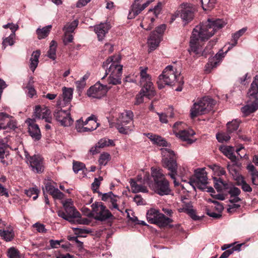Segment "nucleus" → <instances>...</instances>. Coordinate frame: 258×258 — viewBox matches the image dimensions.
Wrapping results in <instances>:
<instances>
[{"instance_id": "obj_1", "label": "nucleus", "mask_w": 258, "mask_h": 258, "mask_svg": "<svg viewBox=\"0 0 258 258\" xmlns=\"http://www.w3.org/2000/svg\"><path fill=\"white\" fill-rule=\"evenodd\" d=\"M226 24L222 19H208L206 23L197 26L194 29L190 37L189 51L205 57H206L208 54H210L212 48L216 44V41H210L204 50L202 47V42L208 40Z\"/></svg>"}, {"instance_id": "obj_2", "label": "nucleus", "mask_w": 258, "mask_h": 258, "mask_svg": "<svg viewBox=\"0 0 258 258\" xmlns=\"http://www.w3.org/2000/svg\"><path fill=\"white\" fill-rule=\"evenodd\" d=\"M247 95L249 98L247 104L241 109L244 116L249 115L258 109V75L254 77Z\"/></svg>"}, {"instance_id": "obj_3", "label": "nucleus", "mask_w": 258, "mask_h": 258, "mask_svg": "<svg viewBox=\"0 0 258 258\" xmlns=\"http://www.w3.org/2000/svg\"><path fill=\"white\" fill-rule=\"evenodd\" d=\"M179 76L180 73L176 69H174L172 66H168L159 76L157 81L159 88L162 89L165 85H174L179 79Z\"/></svg>"}, {"instance_id": "obj_4", "label": "nucleus", "mask_w": 258, "mask_h": 258, "mask_svg": "<svg viewBox=\"0 0 258 258\" xmlns=\"http://www.w3.org/2000/svg\"><path fill=\"white\" fill-rule=\"evenodd\" d=\"M214 105V100L209 97H204L194 103L190 109V116L192 118L209 112Z\"/></svg>"}, {"instance_id": "obj_5", "label": "nucleus", "mask_w": 258, "mask_h": 258, "mask_svg": "<svg viewBox=\"0 0 258 258\" xmlns=\"http://www.w3.org/2000/svg\"><path fill=\"white\" fill-rule=\"evenodd\" d=\"M62 204L70 223L81 224H88V219L81 218L80 214L74 206L72 199H69L62 201Z\"/></svg>"}, {"instance_id": "obj_6", "label": "nucleus", "mask_w": 258, "mask_h": 258, "mask_svg": "<svg viewBox=\"0 0 258 258\" xmlns=\"http://www.w3.org/2000/svg\"><path fill=\"white\" fill-rule=\"evenodd\" d=\"M148 221L151 224H156L160 227H164L173 222L172 220L166 217L157 209L151 208L146 213Z\"/></svg>"}, {"instance_id": "obj_7", "label": "nucleus", "mask_w": 258, "mask_h": 258, "mask_svg": "<svg viewBox=\"0 0 258 258\" xmlns=\"http://www.w3.org/2000/svg\"><path fill=\"white\" fill-rule=\"evenodd\" d=\"M92 217L96 220L105 221L114 218L113 215L102 202H95L91 205Z\"/></svg>"}, {"instance_id": "obj_8", "label": "nucleus", "mask_w": 258, "mask_h": 258, "mask_svg": "<svg viewBox=\"0 0 258 258\" xmlns=\"http://www.w3.org/2000/svg\"><path fill=\"white\" fill-rule=\"evenodd\" d=\"M121 56L115 54L108 57L103 63V67L106 68L107 74L122 75L123 66L120 64Z\"/></svg>"}, {"instance_id": "obj_9", "label": "nucleus", "mask_w": 258, "mask_h": 258, "mask_svg": "<svg viewBox=\"0 0 258 258\" xmlns=\"http://www.w3.org/2000/svg\"><path fill=\"white\" fill-rule=\"evenodd\" d=\"M195 11L196 9L193 5L189 3L183 4L172 17V21L174 20L176 17H180L185 24L188 23L193 20Z\"/></svg>"}, {"instance_id": "obj_10", "label": "nucleus", "mask_w": 258, "mask_h": 258, "mask_svg": "<svg viewBox=\"0 0 258 258\" xmlns=\"http://www.w3.org/2000/svg\"><path fill=\"white\" fill-rule=\"evenodd\" d=\"M148 69L147 67L140 68V83L141 85L143 86L142 92L144 93L145 91L147 93L146 94L148 96L155 95V91L154 87L151 81V77L147 73Z\"/></svg>"}, {"instance_id": "obj_11", "label": "nucleus", "mask_w": 258, "mask_h": 258, "mask_svg": "<svg viewBox=\"0 0 258 258\" xmlns=\"http://www.w3.org/2000/svg\"><path fill=\"white\" fill-rule=\"evenodd\" d=\"M144 183H147L155 192L160 196L168 195L171 192L169 183L167 179L157 183H153L149 181V174H146L144 176Z\"/></svg>"}, {"instance_id": "obj_12", "label": "nucleus", "mask_w": 258, "mask_h": 258, "mask_svg": "<svg viewBox=\"0 0 258 258\" xmlns=\"http://www.w3.org/2000/svg\"><path fill=\"white\" fill-rule=\"evenodd\" d=\"M162 10L161 3H158L153 9H150L144 17L140 26L146 30H151L153 27L155 17H157Z\"/></svg>"}, {"instance_id": "obj_13", "label": "nucleus", "mask_w": 258, "mask_h": 258, "mask_svg": "<svg viewBox=\"0 0 258 258\" xmlns=\"http://www.w3.org/2000/svg\"><path fill=\"white\" fill-rule=\"evenodd\" d=\"M207 173L204 169L196 171L195 177L190 178L188 183L195 189L196 188L204 190L206 188L207 181Z\"/></svg>"}, {"instance_id": "obj_14", "label": "nucleus", "mask_w": 258, "mask_h": 258, "mask_svg": "<svg viewBox=\"0 0 258 258\" xmlns=\"http://www.w3.org/2000/svg\"><path fill=\"white\" fill-rule=\"evenodd\" d=\"M24 152L26 162L30 164L32 170L37 173L41 172L43 170L41 157L38 155L30 156L29 153L25 150Z\"/></svg>"}, {"instance_id": "obj_15", "label": "nucleus", "mask_w": 258, "mask_h": 258, "mask_svg": "<svg viewBox=\"0 0 258 258\" xmlns=\"http://www.w3.org/2000/svg\"><path fill=\"white\" fill-rule=\"evenodd\" d=\"M182 122H177L173 126V131L175 135L183 141L187 142L188 144H191L194 141L191 137L195 134V132L192 130H179L177 128L178 125H182Z\"/></svg>"}, {"instance_id": "obj_16", "label": "nucleus", "mask_w": 258, "mask_h": 258, "mask_svg": "<svg viewBox=\"0 0 258 258\" xmlns=\"http://www.w3.org/2000/svg\"><path fill=\"white\" fill-rule=\"evenodd\" d=\"M108 91L106 85L97 82L88 90L87 94L90 97L100 99L106 95Z\"/></svg>"}, {"instance_id": "obj_17", "label": "nucleus", "mask_w": 258, "mask_h": 258, "mask_svg": "<svg viewBox=\"0 0 258 258\" xmlns=\"http://www.w3.org/2000/svg\"><path fill=\"white\" fill-rule=\"evenodd\" d=\"M53 115L56 120L64 126H70L74 122L69 110H63L58 108L54 111Z\"/></svg>"}, {"instance_id": "obj_18", "label": "nucleus", "mask_w": 258, "mask_h": 258, "mask_svg": "<svg viewBox=\"0 0 258 258\" xmlns=\"http://www.w3.org/2000/svg\"><path fill=\"white\" fill-rule=\"evenodd\" d=\"M163 166L167 168L169 171V176L173 180V182L175 186L179 185V183L176 181L175 176L177 175V164L175 159L167 160V159H162Z\"/></svg>"}, {"instance_id": "obj_19", "label": "nucleus", "mask_w": 258, "mask_h": 258, "mask_svg": "<svg viewBox=\"0 0 258 258\" xmlns=\"http://www.w3.org/2000/svg\"><path fill=\"white\" fill-rule=\"evenodd\" d=\"M34 116L38 119H44L47 122L50 123L52 121L50 110L46 107H41L40 105L35 106Z\"/></svg>"}, {"instance_id": "obj_20", "label": "nucleus", "mask_w": 258, "mask_h": 258, "mask_svg": "<svg viewBox=\"0 0 258 258\" xmlns=\"http://www.w3.org/2000/svg\"><path fill=\"white\" fill-rule=\"evenodd\" d=\"M133 113L131 111H125L118 114L116 118L115 124L127 123L129 126L122 131L128 130L132 126V123H133Z\"/></svg>"}, {"instance_id": "obj_21", "label": "nucleus", "mask_w": 258, "mask_h": 258, "mask_svg": "<svg viewBox=\"0 0 258 258\" xmlns=\"http://www.w3.org/2000/svg\"><path fill=\"white\" fill-rule=\"evenodd\" d=\"M110 28V24L108 22L101 23L94 26V30L97 35L99 41H102L104 39L106 34L108 32Z\"/></svg>"}, {"instance_id": "obj_22", "label": "nucleus", "mask_w": 258, "mask_h": 258, "mask_svg": "<svg viewBox=\"0 0 258 258\" xmlns=\"http://www.w3.org/2000/svg\"><path fill=\"white\" fill-rule=\"evenodd\" d=\"M26 122L29 125V133L31 137L35 140H40L41 135L38 125L34 123V121L30 118L27 119Z\"/></svg>"}, {"instance_id": "obj_23", "label": "nucleus", "mask_w": 258, "mask_h": 258, "mask_svg": "<svg viewBox=\"0 0 258 258\" xmlns=\"http://www.w3.org/2000/svg\"><path fill=\"white\" fill-rule=\"evenodd\" d=\"M131 191L133 193L138 192H147L148 191L146 186L141 184V181L139 179L136 181L134 179H131L130 180Z\"/></svg>"}, {"instance_id": "obj_24", "label": "nucleus", "mask_w": 258, "mask_h": 258, "mask_svg": "<svg viewBox=\"0 0 258 258\" xmlns=\"http://www.w3.org/2000/svg\"><path fill=\"white\" fill-rule=\"evenodd\" d=\"M94 126L91 127H84V121L81 118L77 121L76 124V128L78 132L84 133L86 132L92 131L96 130L99 126V124L96 121H93Z\"/></svg>"}, {"instance_id": "obj_25", "label": "nucleus", "mask_w": 258, "mask_h": 258, "mask_svg": "<svg viewBox=\"0 0 258 258\" xmlns=\"http://www.w3.org/2000/svg\"><path fill=\"white\" fill-rule=\"evenodd\" d=\"M143 7V5L139 0H135L134 3L132 6L131 10H130L128 15V18H134L145 9Z\"/></svg>"}, {"instance_id": "obj_26", "label": "nucleus", "mask_w": 258, "mask_h": 258, "mask_svg": "<svg viewBox=\"0 0 258 258\" xmlns=\"http://www.w3.org/2000/svg\"><path fill=\"white\" fill-rule=\"evenodd\" d=\"M0 236L6 241H11L14 238L15 234L13 228L10 225L6 226V229L0 230Z\"/></svg>"}, {"instance_id": "obj_27", "label": "nucleus", "mask_w": 258, "mask_h": 258, "mask_svg": "<svg viewBox=\"0 0 258 258\" xmlns=\"http://www.w3.org/2000/svg\"><path fill=\"white\" fill-rule=\"evenodd\" d=\"M155 32H152L148 39V45L150 51L155 50L158 46L161 41L159 36H156Z\"/></svg>"}, {"instance_id": "obj_28", "label": "nucleus", "mask_w": 258, "mask_h": 258, "mask_svg": "<svg viewBox=\"0 0 258 258\" xmlns=\"http://www.w3.org/2000/svg\"><path fill=\"white\" fill-rule=\"evenodd\" d=\"M220 150L232 161H236V157L234 154V149L233 147L224 145L220 147Z\"/></svg>"}, {"instance_id": "obj_29", "label": "nucleus", "mask_w": 258, "mask_h": 258, "mask_svg": "<svg viewBox=\"0 0 258 258\" xmlns=\"http://www.w3.org/2000/svg\"><path fill=\"white\" fill-rule=\"evenodd\" d=\"M146 136L154 143L159 146L167 147V142L161 137L152 133H148Z\"/></svg>"}, {"instance_id": "obj_30", "label": "nucleus", "mask_w": 258, "mask_h": 258, "mask_svg": "<svg viewBox=\"0 0 258 258\" xmlns=\"http://www.w3.org/2000/svg\"><path fill=\"white\" fill-rule=\"evenodd\" d=\"M151 175L154 179L153 183H157L163 180H166L165 177V175L163 173V170L160 168H152Z\"/></svg>"}, {"instance_id": "obj_31", "label": "nucleus", "mask_w": 258, "mask_h": 258, "mask_svg": "<svg viewBox=\"0 0 258 258\" xmlns=\"http://www.w3.org/2000/svg\"><path fill=\"white\" fill-rule=\"evenodd\" d=\"M62 94L60 99L62 98L64 102V105H66V104L70 103L72 99L73 89L71 88H67L64 87L62 88Z\"/></svg>"}, {"instance_id": "obj_32", "label": "nucleus", "mask_w": 258, "mask_h": 258, "mask_svg": "<svg viewBox=\"0 0 258 258\" xmlns=\"http://www.w3.org/2000/svg\"><path fill=\"white\" fill-rule=\"evenodd\" d=\"M33 78L32 77H30L28 82L23 86V88L24 89H27L28 90L27 95L30 98H33L34 96L36 95L37 94L36 91L33 87Z\"/></svg>"}, {"instance_id": "obj_33", "label": "nucleus", "mask_w": 258, "mask_h": 258, "mask_svg": "<svg viewBox=\"0 0 258 258\" xmlns=\"http://www.w3.org/2000/svg\"><path fill=\"white\" fill-rule=\"evenodd\" d=\"M247 169L251 177L252 183L254 185H258V170L252 164H249Z\"/></svg>"}, {"instance_id": "obj_34", "label": "nucleus", "mask_w": 258, "mask_h": 258, "mask_svg": "<svg viewBox=\"0 0 258 258\" xmlns=\"http://www.w3.org/2000/svg\"><path fill=\"white\" fill-rule=\"evenodd\" d=\"M231 48V47H228V50L226 51L225 52H223L222 51H219L218 53H217L215 57L211 59L209 62L208 63V66L210 65L211 68H214L217 66V63H219L220 60L222 59V58H223L225 56V54L227 53V52L230 50Z\"/></svg>"}, {"instance_id": "obj_35", "label": "nucleus", "mask_w": 258, "mask_h": 258, "mask_svg": "<svg viewBox=\"0 0 258 258\" xmlns=\"http://www.w3.org/2000/svg\"><path fill=\"white\" fill-rule=\"evenodd\" d=\"M40 55V51L39 50L34 51L31 55V57L30 58V68L32 72H34L37 67Z\"/></svg>"}, {"instance_id": "obj_36", "label": "nucleus", "mask_w": 258, "mask_h": 258, "mask_svg": "<svg viewBox=\"0 0 258 258\" xmlns=\"http://www.w3.org/2000/svg\"><path fill=\"white\" fill-rule=\"evenodd\" d=\"M52 27L51 25L46 26L42 29L38 28L36 30V33L38 35V38L41 39L45 38L48 35Z\"/></svg>"}, {"instance_id": "obj_37", "label": "nucleus", "mask_w": 258, "mask_h": 258, "mask_svg": "<svg viewBox=\"0 0 258 258\" xmlns=\"http://www.w3.org/2000/svg\"><path fill=\"white\" fill-rule=\"evenodd\" d=\"M56 42L54 40H52L50 44L49 49L47 52V56L52 60H55L56 58Z\"/></svg>"}, {"instance_id": "obj_38", "label": "nucleus", "mask_w": 258, "mask_h": 258, "mask_svg": "<svg viewBox=\"0 0 258 258\" xmlns=\"http://www.w3.org/2000/svg\"><path fill=\"white\" fill-rule=\"evenodd\" d=\"M122 75L109 74L108 78V83L109 84L116 85L120 84L121 83Z\"/></svg>"}, {"instance_id": "obj_39", "label": "nucleus", "mask_w": 258, "mask_h": 258, "mask_svg": "<svg viewBox=\"0 0 258 258\" xmlns=\"http://www.w3.org/2000/svg\"><path fill=\"white\" fill-rule=\"evenodd\" d=\"M79 22L76 20L71 23H67L63 27L64 33H72L78 25Z\"/></svg>"}, {"instance_id": "obj_40", "label": "nucleus", "mask_w": 258, "mask_h": 258, "mask_svg": "<svg viewBox=\"0 0 258 258\" xmlns=\"http://www.w3.org/2000/svg\"><path fill=\"white\" fill-rule=\"evenodd\" d=\"M244 243L236 244L234 246H232V248L227 249L223 252L219 258H227L234 251H240L241 246Z\"/></svg>"}, {"instance_id": "obj_41", "label": "nucleus", "mask_w": 258, "mask_h": 258, "mask_svg": "<svg viewBox=\"0 0 258 258\" xmlns=\"http://www.w3.org/2000/svg\"><path fill=\"white\" fill-rule=\"evenodd\" d=\"M246 28H243L232 35V41L233 42L231 43L230 47L232 48L237 44L238 39L246 32Z\"/></svg>"}, {"instance_id": "obj_42", "label": "nucleus", "mask_w": 258, "mask_h": 258, "mask_svg": "<svg viewBox=\"0 0 258 258\" xmlns=\"http://www.w3.org/2000/svg\"><path fill=\"white\" fill-rule=\"evenodd\" d=\"M240 122L238 119H234L231 122H228L227 123V132L231 133L236 131L239 127Z\"/></svg>"}, {"instance_id": "obj_43", "label": "nucleus", "mask_w": 258, "mask_h": 258, "mask_svg": "<svg viewBox=\"0 0 258 258\" xmlns=\"http://www.w3.org/2000/svg\"><path fill=\"white\" fill-rule=\"evenodd\" d=\"M161 150V154L163 157V159H167V160H171L174 159V152L171 149L167 148H162Z\"/></svg>"}, {"instance_id": "obj_44", "label": "nucleus", "mask_w": 258, "mask_h": 258, "mask_svg": "<svg viewBox=\"0 0 258 258\" xmlns=\"http://www.w3.org/2000/svg\"><path fill=\"white\" fill-rule=\"evenodd\" d=\"M90 74L88 72L86 73V74L80 80L76 82V87L78 91H80L82 90L86 86V80H87Z\"/></svg>"}, {"instance_id": "obj_45", "label": "nucleus", "mask_w": 258, "mask_h": 258, "mask_svg": "<svg viewBox=\"0 0 258 258\" xmlns=\"http://www.w3.org/2000/svg\"><path fill=\"white\" fill-rule=\"evenodd\" d=\"M15 35L14 34L10 35L5 38H3L2 43L3 48L5 49L8 45L12 46L15 43Z\"/></svg>"}, {"instance_id": "obj_46", "label": "nucleus", "mask_w": 258, "mask_h": 258, "mask_svg": "<svg viewBox=\"0 0 258 258\" xmlns=\"http://www.w3.org/2000/svg\"><path fill=\"white\" fill-rule=\"evenodd\" d=\"M217 0H201L202 7L205 10H211L215 6Z\"/></svg>"}, {"instance_id": "obj_47", "label": "nucleus", "mask_w": 258, "mask_h": 258, "mask_svg": "<svg viewBox=\"0 0 258 258\" xmlns=\"http://www.w3.org/2000/svg\"><path fill=\"white\" fill-rule=\"evenodd\" d=\"M128 125L129 124L127 123L115 124V126L118 132L122 134H127L133 130L134 125L133 123H132V126L128 130L122 131V130H124V128L125 129L126 127L128 126Z\"/></svg>"}, {"instance_id": "obj_48", "label": "nucleus", "mask_w": 258, "mask_h": 258, "mask_svg": "<svg viewBox=\"0 0 258 258\" xmlns=\"http://www.w3.org/2000/svg\"><path fill=\"white\" fill-rule=\"evenodd\" d=\"M229 171L230 174L232 176L233 179L236 181V183L242 178L243 177L240 174L239 172L237 170L234 166H230L228 167Z\"/></svg>"}, {"instance_id": "obj_49", "label": "nucleus", "mask_w": 258, "mask_h": 258, "mask_svg": "<svg viewBox=\"0 0 258 258\" xmlns=\"http://www.w3.org/2000/svg\"><path fill=\"white\" fill-rule=\"evenodd\" d=\"M209 167L216 175L221 176L224 175L226 173L224 169L219 165L214 164L210 165Z\"/></svg>"}, {"instance_id": "obj_50", "label": "nucleus", "mask_w": 258, "mask_h": 258, "mask_svg": "<svg viewBox=\"0 0 258 258\" xmlns=\"http://www.w3.org/2000/svg\"><path fill=\"white\" fill-rule=\"evenodd\" d=\"M110 159V156L107 153H103L100 155L98 162L100 166H105Z\"/></svg>"}, {"instance_id": "obj_51", "label": "nucleus", "mask_w": 258, "mask_h": 258, "mask_svg": "<svg viewBox=\"0 0 258 258\" xmlns=\"http://www.w3.org/2000/svg\"><path fill=\"white\" fill-rule=\"evenodd\" d=\"M237 185L241 186L242 189L245 192H250L252 191V188L246 183L244 177L241 178L239 181L236 183Z\"/></svg>"}, {"instance_id": "obj_52", "label": "nucleus", "mask_w": 258, "mask_h": 258, "mask_svg": "<svg viewBox=\"0 0 258 258\" xmlns=\"http://www.w3.org/2000/svg\"><path fill=\"white\" fill-rule=\"evenodd\" d=\"M6 129L9 128L11 130H15L17 127V123L14 118L10 115L7 122H5Z\"/></svg>"}, {"instance_id": "obj_53", "label": "nucleus", "mask_w": 258, "mask_h": 258, "mask_svg": "<svg viewBox=\"0 0 258 258\" xmlns=\"http://www.w3.org/2000/svg\"><path fill=\"white\" fill-rule=\"evenodd\" d=\"M97 145L100 148H103L105 147L111 146H114V142L112 140L107 139L103 138L100 140L97 143Z\"/></svg>"}, {"instance_id": "obj_54", "label": "nucleus", "mask_w": 258, "mask_h": 258, "mask_svg": "<svg viewBox=\"0 0 258 258\" xmlns=\"http://www.w3.org/2000/svg\"><path fill=\"white\" fill-rule=\"evenodd\" d=\"M119 199V197L117 196L113 195V196L110 198L108 202L111 203V205L109 206V208L112 210L113 209H116L118 211H120L118 208L117 202Z\"/></svg>"}, {"instance_id": "obj_55", "label": "nucleus", "mask_w": 258, "mask_h": 258, "mask_svg": "<svg viewBox=\"0 0 258 258\" xmlns=\"http://www.w3.org/2000/svg\"><path fill=\"white\" fill-rule=\"evenodd\" d=\"M216 138L219 142L223 143L227 142L230 139L229 133H220L216 135Z\"/></svg>"}, {"instance_id": "obj_56", "label": "nucleus", "mask_w": 258, "mask_h": 258, "mask_svg": "<svg viewBox=\"0 0 258 258\" xmlns=\"http://www.w3.org/2000/svg\"><path fill=\"white\" fill-rule=\"evenodd\" d=\"M39 190L35 187L29 188L25 191V194L29 197H33V199L35 200L38 196Z\"/></svg>"}, {"instance_id": "obj_57", "label": "nucleus", "mask_w": 258, "mask_h": 258, "mask_svg": "<svg viewBox=\"0 0 258 258\" xmlns=\"http://www.w3.org/2000/svg\"><path fill=\"white\" fill-rule=\"evenodd\" d=\"M182 211L189 214L192 219L197 220L199 219L197 216L196 215L195 212L192 209V207L189 206H185L184 208L182 209Z\"/></svg>"}, {"instance_id": "obj_58", "label": "nucleus", "mask_w": 258, "mask_h": 258, "mask_svg": "<svg viewBox=\"0 0 258 258\" xmlns=\"http://www.w3.org/2000/svg\"><path fill=\"white\" fill-rule=\"evenodd\" d=\"M144 92H145L142 93V90H141L140 93L136 96L135 104L138 105V104L142 103L144 101L143 97H144V96H146V97H148L149 99H150L154 96V95L148 96L146 94H147V93H146V92H145V91H144Z\"/></svg>"}, {"instance_id": "obj_59", "label": "nucleus", "mask_w": 258, "mask_h": 258, "mask_svg": "<svg viewBox=\"0 0 258 258\" xmlns=\"http://www.w3.org/2000/svg\"><path fill=\"white\" fill-rule=\"evenodd\" d=\"M214 187L218 192L221 191L223 188L225 186L223 181L219 178L214 177Z\"/></svg>"}, {"instance_id": "obj_60", "label": "nucleus", "mask_w": 258, "mask_h": 258, "mask_svg": "<svg viewBox=\"0 0 258 258\" xmlns=\"http://www.w3.org/2000/svg\"><path fill=\"white\" fill-rule=\"evenodd\" d=\"M8 255L9 258H20L18 250L14 247L9 249Z\"/></svg>"}, {"instance_id": "obj_61", "label": "nucleus", "mask_w": 258, "mask_h": 258, "mask_svg": "<svg viewBox=\"0 0 258 258\" xmlns=\"http://www.w3.org/2000/svg\"><path fill=\"white\" fill-rule=\"evenodd\" d=\"M166 29V26L164 24H162L156 28V30L153 32H155L156 36H159V38H161L162 35Z\"/></svg>"}, {"instance_id": "obj_62", "label": "nucleus", "mask_w": 258, "mask_h": 258, "mask_svg": "<svg viewBox=\"0 0 258 258\" xmlns=\"http://www.w3.org/2000/svg\"><path fill=\"white\" fill-rule=\"evenodd\" d=\"M33 227L36 228V230L39 233H45L47 231L46 229L45 228V225L40 223H36L33 224Z\"/></svg>"}, {"instance_id": "obj_63", "label": "nucleus", "mask_w": 258, "mask_h": 258, "mask_svg": "<svg viewBox=\"0 0 258 258\" xmlns=\"http://www.w3.org/2000/svg\"><path fill=\"white\" fill-rule=\"evenodd\" d=\"M228 193L230 197L238 196L241 193V191L238 187L232 186L229 188Z\"/></svg>"}, {"instance_id": "obj_64", "label": "nucleus", "mask_w": 258, "mask_h": 258, "mask_svg": "<svg viewBox=\"0 0 258 258\" xmlns=\"http://www.w3.org/2000/svg\"><path fill=\"white\" fill-rule=\"evenodd\" d=\"M51 195L54 199L61 200L64 197V194L59 190V189L57 188L51 194Z\"/></svg>"}]
</instances>
